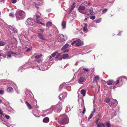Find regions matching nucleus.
I'll use <instances>...</instances> for the list:
<instances>
[{"mask_svg": "<svg viewBox=\"0 0 127 127\" xmlns=\"http://www.w3.org/2000/svg\"><path fill=\"white\" fill-rule=\"evenodd\" d=\"M4 115L3 114L2 115H0V122L3 121L4 119Z\"/></svg>", "mask_w": 127, "mask_h": 127, "instance_id": "a878e982", "label": "nucleus"}, {"mask_svg": "<svg viewBox=\"0 0 127 127\" xmlns=\"http://www.w3.org/2000/svg\"><path fill=\"white\" fill-rule=\"evenodd\" d=\"M5 118L7 119H9V118L10 117L9 115H5Z\"/></svg>", "mask_w": 127, "mask_h": 127, "instance_id": "13d9d810", "label": "nucleus"}, {"mask_svg": "<svg viewBox=\"0 0 127 127\" xmlns=\"http://www.w3.org/2000/svg\"><path fill=\"white\" fill-rule=\"evenodd\" d=\"M11 1L13 3H14L16 2L17 0H11Z\"/></svg>", "mask_w": 127, "mask_h": 127, "instance_id": "603ef678", "label": "nucleus"}, {"mask_svg": "<svg viewBox=\"0 0 127 127\" xmlns=\"http://www.w3.org/2000/svg\"><path fill=\"white\" fill-rule=\"evenodd\" d=\"M4 93V90H2L1 89L0 90V94L1 95H3Z\"/></svg>", "mask_w": 127, "mask_h": 127, "instance_id": "4c0bfd02", "label": "nucleus"}, {"mask_svg": "<svg viewBox=\"0 0 127 127\" xmlns=\"http://www.w3.org/2000/svg\"><path fill=\"white\" fill-rule=\"evenodd\" d=\"M2 114H3L1 108H0V115Z\"/></svg>", "mask_w": 127, "mask_h": 127, "instance_id": "052dcab7", "label": "nucleus"}, {"mask_svg": "<svg viewBox=\"0 0 127 127\" xmlns=\"http://www.w3.org/2000/svg\"><path fill=\"white\" fill-rule=\"evenodd\" d=\"M32 68H35L37 69H39L40 70L44 71L46 70L49 68V67H47L46 68L42 67H40L37 65H35L34 66L32 67Z\"/></svg>", "mask_w": 127, "mask_h": 127, "instance_id": "423d86ee", "label": "nucleus"}, {"mask_svg": "<svg viewBox=\"0 0 127 127\" xmlns=\"http://www.w3.org/2000/svg\"><path fill=\"white\" fill-rule=\"evenodd\" d=\"M57 53V52H54L51 54V56L52 57H54L56 55Z\"/></svg>", "mask_w": 127, "mask_h": 127, "instance_id": "37998d69", "label": "nucleus"}, {"mask_svg": "<svg viewBox=\"0 0 127 127\" xmlns=\"http://www.w3.org/2000/svg\"><path fill=\"white\" fill-rule=\"evenodd\" d=\"M58 40L59 42L60 43L64 42L65 41L64 35L62 34H60L59 35Z\"/></svg>", "mask_w": 127, "mask_h": 127, "instance_id": "39448f33", "label": "nucleus"}, {"mask_svg": "<svg viewBox=\"0 0 127 127\" xmlns=\"http://www.w3.org/2000/svg\"><path fill=\"white\" fill-rule=\"evenodd\" d=\"M13 91V89L10 87H8L7 89V91L9 93H12Z\"/></svg>", "mask_w": 127, "mask_h": 127, "instance_id": "4be33fe9", "label": "nucleus"}, {"mask_svg": "<svg viewBox=\"0 0 127 127\" xmlns=\"http://www.w3.org/2000/svg\"><path fill=\"white\" fill-rule=\"evenodd\" d=\"M66 84L65 83H63L62 84H61L60 86V90H59L60 91H61V90L60 89H62L63 88H64L66 86Z\"/></svg>", "mask_w": 127, "mask_h": 127, "instance_id": "412c9836", "label": "nucleus"}, {"mask_svg": "<svg viewBox=\"0 0 127 127\" xmlns=\"http://www.w3.org/2000/svg\"><path fill=\"white\" fill-rule=\"evenodd\" d=\"M69 57L68 54H64L63 55V58L64 59H68Z\"/></svg>", "mask_w": 127, "mask_h": 127, "instance_id": "393cba45", "label": "nucleus"}, {"mask_svg": "<svg viewBox=\"0 0 127 127\" xmlns=\"http://www.w3.org/2000/svg\"><path fill=\"white\" fill-rule=\"evenodd\" d=\"M1 122L3 124H5L7 126V123L6 122L4 121V120H3V121Z\"/></svg>", "mask_w": 127, "mask_h": 127, "instance_id": "09e8293b", "label": "nucleus"}, {"mask_svg": "<svg viewBox=\"0 0 127 127\" xmlns=\"http://www.w3.org/2000/svg\"><path fill=\"white\" fill-rule=\"evenodd\" d=\"M26 22L27 25L30 26H34L36 23V22L35 20L30 18L27 19Z\"/></svg>", "mask_w": 127, "mask_h": 127, "instance_id": "7ed1b4c3", "label": "nucleus"}, {"mask_svg": "<svg viewBox=\"0 0 127 127\" xmlns=\"http://www.w3.org/2000/svg\"><path fill=\"white\" fill-rule=\"evenodd\" d=\"M70 15L71 17L74 19H75L76 16V12L75 11L72 12L70 14Z\"/></svg>", "mask_w": 127, "mask_h": 127, "instance_id": "2eb2a0df", "label": "nucleus"}, {"mask_svg": "<svg viewBox=\"0 0 127 127\" xmlns=\"http://www.w3.org/2000/svg\"><path fill=\"white\" fill-rule=\"evenodd\" d=\"M75 44L77 46H80L82 45L83 44V42L81 41L80 39H78L75 41Z\"/></svg>", "mask_w": 127, "mask_h": 127, "instance_id": "9b49d317", "label": "nucleus"}, {"mask_svg": "<svg viewBox=\"0 0 127 127\" xmlns=\"http://www.w3.org/2000/svg\"><path fill=\"white\" fill-rule=\"evenodd\" d=\"M42 56V54H40V55L36 56L34 57V58L36 59H38V58L41 57Z\"/></svg>", "mask_w": 127, "mask_h": 127, "instance_id": "ea45409f", "label": "nucleus"}, {"mask_svg": "<svg viewBox=\"0 0 127 127\" xmlns=\"http://www.w3.org/2000/svg\"><path fill=\"white\" fill-rule=\"evenodd\" d=\"M29 94L30 95V96L32 97L33 98V95L32 94L31 92L30 91L29 92Z\"/></svg>", "mask_w": 127, "mask_h": 127, "instance_id": "de8ad7c7", "label": "nucleus"}, {"mask_svg": "<svg viewBox=\"0 0 127 127\" xmlns=\"http://www.w3.org/2000/svg\"><path fill=\"white\" fill-rule=\"evenodd\" d=\"M101 18H99L96 20V22L97 23H99L101 21Z\"/></svg>", "mask_w": 127, "mask_h": 127, "instance_id": "e433bc0d", "label": "nucleus"}, {"mask_svg": "<svg viewBox=\"0 0 127 127\" xmlns=\"http://www.w3.org/2000/svg\"><path fill=\"white\" fill-rule=\"evenodd\" d=\"M83 31H87L88 30V29L87 28V27H86V26H84L83 27Z\"/></svg>", "mask_w": 127, "mask_h": 127, "instance_id": "3c124183", "label": "nucleus"}, {"mask_svg": "<svg viewBox=\"0 0 127 127\" xmlns=\"http://www.w3.org/2000/svg\"><path fill=\"white\" fill-rule=\"evenodd\" d=\"M61 50L64 53L68 52L69 51V49L67 48H66V49L64 48V49H62V48L61 49Z\"/></svg>", "mask_w": 127, "mask_h": 127, "instance_id": "c756f323", "label": "nucleus"}, {"mask_svg": "<svg viewBox=\"0 0 127 127\" xmlns=\"http://www.w3.org/2000/svg\"><path fill=\"white\" fill-rule=\"evenodd\" d=\"M62 26L63 29L65 28L66 27V23L65 21H63L62 23Z\"/></svg>", "mask_w": 127, "mask_h": 127, "instance_id": "5701e85b", "label": "nucleus"}, {"mask_svg": "<svg viewBox=\"0 0 127 127\" xmlns=\"http://www.w3.org/2000/svg\"><path fill=\"white\" fill-rule=\"evenodd\" d=\"M38 20L36 21V22L38 24H43V23H42L40 21H38Z\"/></svg>", "mask_w": 127, "mask_h": 127, "instance_id": "6e6d98bb", "label": "nucleus"}, {"mask_svg": "<svg viewBox=\"0 0 127 127\" xmlns=\"http://www.w3.org/2000/svg\"><path fill=\"white\" fill-rule=\"evenodd\" d=\"M67 93L65 92L63 93L62 94L60 95L59 96V98L61 100H62L63 99H64L67 96Z\"/></svg>", "mask_w": 127, "mask_h": 127, "instance_id": "6e6552de", "label": "nucleus"}, {"mask_svg": "<svg viewBox=\"0 0 127 127\" xmlns=\"http://www.w3.org/2000/svg\"><path fill=\"white\" fill-rule=\"evenodd\" d=\"M86 91L85 90L82 89L81 90V93L83 95V96H85L86 95Z\"/></svg>", "mask_w": 127, "mask_h": 127, "instance_id": "b1692460", "label": "nucleus"}, {"mask_svg": "<svg viewBox=\"0 0 127 127\" xmlns=\"http://www.w3.org/2000/svg\"><path fill=\"white\" fill-rule=\"evenodd\" d=\"M55 107V112L56 113H59L61 111L62 108V106L61 105H57L56 106L54 105H52L51 106V108H52L54 107Z\"/></svg>", "mask_w": 127, "mask_h": 127, "instance_id": "20e7f679", "label": "nucleus"}, {"mask_svg": "<svg viewBox=\"0 0 127 127\" xmlns=\"http://www.w3.org/2000/svg\"><path fill=\"white\" fill-rule=\"evenodd\" d=\"M6 42L4 41H0V46H3L6 44Z\"/></svg>", "mask_w": 127, "mask_h": 127, "instance_id": "2f4dec72", "label": "nucleus"}, {"mask_svg": "<svg viewBox=\"0 0 127 127\" xmlns=\"http://www.w3.org/2000/svg\"><path fill=\"white\" fill-rule=\"evenodd\" d=\"M9 29L12 31L14 33L17 32V30L15 28L10 26L9 27Z\"/></svg>", "mask_w": 127, "mask_h": 127, "instance_id": "a211bd4d", "label": "nucleus"}, {"mask_svg": "<svg viewBox=\"0 0 127 127\" xmlns=\"http://www.w3.org/2000/svg\"><path fill=\"white\" fill-rule=\"evenodd\" d=\"M58 122L61 125H65L68 123V119L65 115H62L59 116Z\"/></svg>", "mask_w": 127, "mask_h": 127, "instance_id": "f257e3e1", "label": "nucleus"}, {"mask_svg": "<svg viewBox=\"0 0 127 127\" xmlns=\"http://www.w3.org/2000/svg\"><path fill=\"white\" fill-rule=\"evenodd\" d=\"M83 69L86 72H88L89 71V69H88L86 68H83Z\"/></svg>", "mask_w": 127, "mask_h": 127, "instance_id": "5fc2aeb1", "label": "nucleus"}, {"mask_svg": "<svg viewBox=\"0 0 127 127\" xmlns=\"http://www.w3.org/2000/svg\"><path fill=\"white\" fill-rule=\"evenodd\" d=\"M86 79L84 77H81L78 80V83L80 84H83L86 80Z\"/></svg>", "mask_w": 127, "mask_h": 127, "instance_id": "1a4fd4ad", "label": "nucleus"}, {"mask_svg": "<svg viewBox=\"0 0 127 127\" xmlns=\"http://www.w3.org/2000/svg\"><path fill=\"white\" fill-rule=\"evenodd\" d=\"M114 81L112 80H110L107 81L106 83L108 85H112L113 83H114Z\"/></svg>", "mask_w": 127, "mask_h": 127, "instance_id": "f3484780", "label": "nucleus"}, {"mask_svg": "<svg viewBox=\"0 0 127 127\" xmlns=\"http://www.w3.org/2000/svg\"><path fill=\"white\" fill-rule=\"evenodd\" d=\"M107 9L106 8H105L102 10V13L104 14L106 13L107 11Z\"/></svg>", "mask_w": 127, "mask_h": 127, "instance_id": "c03bdc74", "label": "nucleus"}, {"mask_svg": "<svg viewBox=\"0 0 127 127\" xmlns=\"http://www.w3.org/2000/svg\"><path fill=\"white\" fill-rule=\"evenodd\" d=\"M122 31L119 32L118 34H117V35H121V33Z\"/></svg>", "mask_w": 127, "mask_h": 127, "instance_id": "338daca9", "label": "nucleus"}, {"mask_svg": "<svg viewBox=\"0 0 127 127\" xmlns=\"http://www.w3.org/2000/svg\"><path fill=\"white\" fill-rule=\"evenodd\" d=\"M106 125L108 127H110L111 126V124H110L109 122H106Z\"/></svg>", "mask_w": 127, "mask_h": 127, "instance_id": "58836bf2", "label": "nucleus"}, {"mask_svg": "<svg viewBox=\"0 0 127 127\" xmlns=\"http://www.w3.org/2000/svg\"><path fill=\"white\" fill-rule=\"evenodd\" d=\"M112 112L114 113V114L112 115L114 116H115L116 115V111L114 110H113L112 111Z\"/></svg>", "mask_w": 127, "mask_h": 127, "instance_id": "c9c22d12", "label": "nucleus"}, {"mask_svg": "<svg viewBox=\"0 0 127 127\" xmlns=\"http://www.w3.org/2000/svg\"><path fill=\"white\" fill-rule=\"evenodd\" d=\"M9 15L10 17L12 18L14 17L15 15L13 13L11 12L10 13Z\"/></svg>", "mask_w": 127, "mask_h": 127, "instance_id": "473e14b6", "label": "nucleus"}, {"mask_svg": "<svg viewBox=\"0 0 127 127\" xmlns=\"http://www.w3.org/2000/svg\"><path fill=\"white\" fill-rule=\"evenodd\" d=\"M49 120L48 117H46L44 118L43 119V122L44 123H47L49 122Z\"/></svg>", "mask_w": 127, "mask_h": 127, "instance_id": "6ab92c4d", "label": "nucleus"}, {"mask_svg": "<svg viewBox=\"0 0 127 127\" xmlns=\"http://www.w3.org/2000/svg\"><path fill=\"white\" fill-rule=\"evenodd\" d=\"M110 100V99L109 98H107L105 99V101L107 103H108Z\"/></svg>", "mask_w": 127, "mask_h": 127, "instance_id": "f704fd0d", "label": "nucleus"}, {"mask_svg": "<svg viewBox=\"0 0 127 127\" xmlns=\"http://www.w3.org/2000/svg\"><path fill=\"white\" fill-rule=\"evenodd\" d=\"M62 59L61 58V55L60 53H59L57 54L55 58V60L56 61H58V60L61 61Z\"/></svg>", "mask_w": 127, "mask_h": 127, "instance_id": "ddd939ff", "label": "nucleus"}, {"mask_svg": "<svg viewBox=\"0 0 127 127\" xmlns=\"http://www.w3.org/2000/svg\"><path fill=\"white\" fill-rule=\"evenodd\" d=\"M97 127H101V125L100 123L98 124Z\"/></svg>", "mask_w": 127, "mask_h": 127, "instance_id": "864d4df0", "label": "nucleus"}, {"mask_svg": "<svg viewBox=\"0 0 127 127\" xmlns=\"http://www.w3.org/2000/svg\"><path fill=\"white\" fill-rule=\"evenodd\" d=\"M36 20L37 21V20H38L40 18V16L38 14H37L36 15Z\"/></svg>", "mask_w": 127, "mask_h": 127, "instance_id": "79ce46f5", "label": "nucleus"}, {"mask_svg": "<svg viewBox=\"0 0 127 127\" xmlns=\"http://www.w3.org/2000/svg\"><path fill=\"white\" fill-rule=\"evenodd\" d=\"M101 125H102L103 127H105V125L103 123H101Z\"/></svg>", "mask_w": 127, "mask_h": 127, "instance_id": "774afa93", "label": "nucleus"}, {"mask_svg": "<svg viewBox=\"0 0 127 127\" xmlns=\"http://www.w3.org/2000/svg\"><path fill=\"white\" fill-rule=\"evenodd\" d=\"M92 9L89 10V13H90V15H92L94 13V12L92 8H91Z\"/></svg>", "mask_w": 127, "mask_h": 127, "instance_id": "7c9ffc66", "label": "nucleus"}, {"mask_svg": "<svg viewBox=\"0 0 127 127\" xmlns=\"http://www.w3.org/2000/svg\"><path fill=\"white\" fill-rule=\"evenodd\" d=\"M11 57V55L10 54H9L7 56V59H10Z\"/></svg>", "mask_w": 127, "mask_h": 127, "instance_id": "bf43d9fd", "label": "nucleus"}, {"mask_svg": "<svg viewBox=\"0 0 127 127\" xmlns=\"http://www.w3.org/2000/svg\"><path fill=\"white\" fill-rule=\"evenodd\" d=\"M99 119H98L97 120H95V123H96V124H97L98 123V122L99 121Z\"/></svg>", "mask_w": 127, "mask_h": 127, "instance_id": "0e129e2a", "label": "nucleus"}, {"mask_svg": "<svg viewBox=\"0 0 127 127\" xmlns=\"http://www.w3.org/2000/svg\"><path fill=\"white\" fill-rule=\"evenodd\" d=\"M52 25V24L51 22L49 21L47 22L46 24V26L47 27H50Z\"/></svg>", "mask_w": 127, "mask_h": 127, "instance_id": "c85d7f7f", "label": "nucleus"}, {"mask_svg": "<svg viewBox=\"0 0 127 127\" xmlns=\"http://www.w3.org/2000/svg\"><path fill=\"white\" fill-rule=\"evenodd\" d=\"M75 5H72L71 6V9L73 10V9L74 8H75Z\"/></svg>", "mask_w": 127, "mask_h": 127, "instance_id": "680f3d73", "label": "nucleus"}, {"mask_svg": "<svg viewBox=\"0 0 127 127\" xmlns=\"http://www.w3.org/2000/svg\"><path fill=\"white\" fill-rule=\"evenodd\" d=\"M11 54H14L15 55H16L17 54V53L15 52H13L12 51H11Z\"/></svg>", "mask_w": 127, "mask_h": 127, "instance_id": "4d7b16f0", "label": "nucleus"}, {"mask_svg": "<svg viewBox=\"0 0 127 127\" xmlns=\"http://www.w3.org/2000/svg\"><path fill=\"white\" fill-rule=\"evenodd\" d=\"M85 8L86 7L82 5L79 7L78 9L80 12L82 14H84L85 13V12L83 10L85 9Z\"/></svg>", "mask_w": 127, "mask_h": 127, "instance_id": "f8f14e48", "label": "nucleus"}, {"mask_svg": "<svg viewBox=\"0 0 127 127\" xmlns=\"http://www.w3.org/2000/svg\"><path fill=\"white\" fill-rule=\"evenodd\" d=\"M69 44H66L62 48V49H64V48L66 49L68 47Z\"/></svg>", "mask_w": 127, "mask_h": 127, "instance_id": "72a5a7b5", "label": "nucleus"}, {"mask_svg": "<svg viewBox=\"0 0 127 127\" xmlns=\"http://www.w3.org/2000/svg\"><path fill=\"white\" fill-rule=\"evenodd\" d=\"M13 39L14 40L15 42H16L17 41L16 38L14 37H13L12 39V40Z\"/></svg>", "mask_w": 127, "mask_h": 127, "instance_id": "e2e57ef3", "label": "nucleus"}, {"mask_svg": "<svg viewBox=\"0 0 127 127\" xmlns=\"http://www.w3.org/2000/svg\"><path fill=\"white\" fill-rule=\"evenodd\" d=\"M32 46L31 47H30L28 48L26 50L27 52H29L32 49Z\"/></svg>", "mask_w": 127, "mask_h": 127, "instance_id": "a19ab883", "label": "nucleus"}, {"mask_svg": "<svg viewBox=\"0 0 127 127\" xmlns=\"http://www.w3.org/2000/svg\"><path fill=\"white\" fill-rule=\"evenodd\" d=\"M38 36L39 38L41 40H46L44 38L43 34L41 33H38Z\"/></svg>", "mask_w": 127, "mask_h": 127, "instance_id": "4468645a", "label": "nucleus"}, {"mask_svg": "<svg viewBox=\"0 0 127 127\" xmlns=\"http://www.w3.org/2000/svg\"><path fill=\"white\" fill-rule=\"evenodd\" d=\"M79 110L80 112H82L83 114H84L85 113L86 111V109L84 103L82 104H81V106L79 108Z\"/></svg>", "mask_w": 127, "mask_h": 127, "instance_id": "0eeeda50", "label": "nucleus"}, {"mask_svg": "<svg viewBox=\"0 0 127 127\" xmlns=\"http://www.w3.org/2000/svg\"><path fill=\"white\" fill-rule=\"evenodd\" d=\"M95 16H93L91 17L90 19L91 20H94L95 19Z\"/></svg>", "mask_w": 127, "mask_h": 127, "instance_id": "49530a36", "label": "nucleus"}, {"mask_svg": "<svg viewBox=\"0 0 127 127\" xmlns=\"http://www.w3.org/2000/svg\"><path fill=\"white\" fill-rule=\"evenodd\" d=\"M114 100L115 102L113 101H111L110 104V106L111 107H115L118 104V102L117 100L116 99H114Z\"/></svg>", "mask_w": 127, "mask_h": 127, "instance_id": "9d476101", "label": "nucleus"}, {"mask_svg": "<svg viewBox=\"0 0 127 127\" xmlns=\"http://www.w3.org/2000/svg\"><path fill=\"white\" fill-rule=\"evenodd\" d=\"M99 79V77L98 76H95L94 78V79L93 80L94 82H96Z\"/></svg>", "mask_w": 127, "mask_h": 127, "instance_id": "cd10ccee", "label": "nucleus"}, {"mask_svg": "<svg viewBox=\"0 0 127 127\" xmlns=\"http://www.w3.org/2000/svg\"><path fill=\"white\" fill-rule=\"evenodd\" d=\"M122 78H123L125 79H126L127 80V77L124 76H121V77H119L118 79H117L116 81L115 82V84L116 85L117 84L119 83V79H121Z\"/></svg>", "mask_w": 127, "mask_h": 127, "instance_id": "dca6fc26", "label": "nucleus"}, {"mask_svg": "<svg viewBox=\"0 0 127 127\" xmlns=\"http://www.w3.org/2000/svg\"><path fill=\"white\" fill-rule=\"evenodd\" d=\"M81 124L83 127H87L86 123L84 122L83 120L82 119L81 121Z\"/></svg>", "mask_w": 127, "mask_h": 127, "instance_id": "aec40b11", "label": "nucleus"}, {"mask_svg": "<svg viewBox=\"0 0 127 127\" xmlns=\"http://www.w3.org/2000/svg\"><path fill=\"white\" fill-rule=\"evenodd\" d=\"M26 103L27 106L29 109H31L32 108V107L31 105L27 101H26Z\"/></svg>", "mask_w": 127, "mask_h": 127, "instance_id": "bb28decb", "label": "nucleus"}, {"mask_svg": "<svg viewBox=\"0 0 127 127\" xmlns=\"http://www.w3.org/2000/svg\"><path fill=\"white\" fill-rule=\"evenodd\" d=\"M75 41H74L73 42H72L71 43V44L72 45H73L74 44H75L76 43Z\"/></svg>", "mask_w": 127, "mask_h": 127, "instance_id": "69168bd1", "label": "nucleus"}, {"mask_svg": "<svg viewBox=\"0 0 127 127\" xmlns=\"http://www.w3.org/2000/svg\"><path fill=\"white\" fill-rule=\"evenodd\" d=\"M93 116V114H91L88 118V121L91 119Z\"/></svg>", "mask_w": 127, "mask_h": 127, "instance_id": "a18cd8bd", "label": "nucleus"}, {"mask_svg": "<svg viewBox=\"0 0 127 127\" xmlns=\"http://www.w3.org/2000/svg\"><path fill=\"white\" fill-rule=\"evenodd\" d=\"M15 16L17 21L23 19L26 16L25 12L22 10L17 11L15 13Z\"/></svg>", "mask_w": 127, "mask_h": 127, "instance_id": "f03ea898", "label": "nucleus"}, {"mask_svg": "<svg viewBox=\"0 0 127 127\" xmlns=\"http://www.w3.org/2000/svg\"><path fill=\"white\" fill-rule=\"evenodd\" d=\"M44 31V30L43 29H39L38 30V32H43Z\"/></svg>", "mask_w": 127, "mask_h": 127, "instance_id": "8fccbe9b", "label": "nucleus"}]
</instances>
